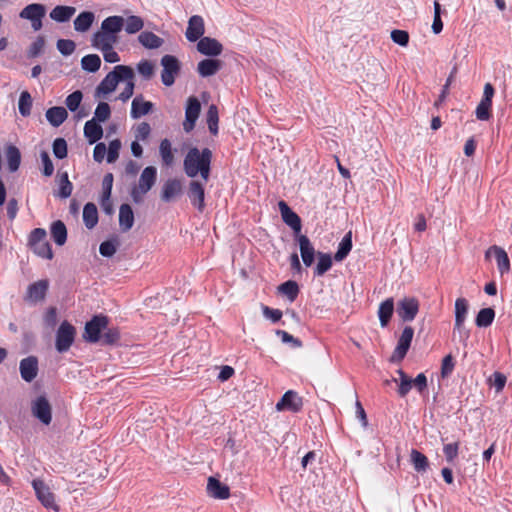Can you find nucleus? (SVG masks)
<instances>
[{"instance_id": "obj_1", "label": "nucleus", "mask_w": 512, "mask_h": 512, "mask_svg": "<svg viewBox=\"0 0 512 512\" xmlns=\"http://www.w3.org/2000/svg\"><path fill=\"white\" fill-rule=\"evenodd\" d=\"M212 151L209 148L199 150L197 147L190 148L184 157L183 169L190 178L200 175L206 183L211 172Z\"/></svg>"}, {"instance_id": "obj_2", "label": "nucleus", "mask_w": 512, "mask_h": 512, "mask_svg": "<svg viewBox=\"0 0 512 512\" xmlns=\"http://www.w3.org/2000/svg\"><path fill=\"white\" fill-rule=\"evenodd\" d=\"M83 338L86 342L102 346L116 345L120 340L118 328L109 326V322H85Z\"/></svg>"}, {"instance_id": "obj_3", "label": "nucleus", "mask_w": 512, "mask_h": 512, "mask_svg": "<svg viewBox=\"0 0 512 512\" xmlns=\"http://www.w3.org/2000/svg\"><path fill=\"white\" fill-rule=\"evenodd\" d=\"M124 27V18L122 16L113 15L105 18L101 22L100 29L93 33L91 37L92 46H103L106 49L110 45L118 42V34Z\"/></svg>"}, {"instance_id": "obj_4", "label": "nucleus", "mask_w": 512, "mask_h": 512, "mask_svg": "<svg viewBox=\"0 0 512 512\" xmlns=\"http://www.w3.org/2000/svg\"><path fill=\"white\" fill-rule=\"evenodd\" d=\"M127 78H134L133 69L127 65H116L97 86L96 95H107L113 92L118 83Z\"/></svg>"}, {"instance_id": "obj_5", "label": "nucleus", "mask_w": 512, "mask_h": 512, "mask_svg": "<svg viewBox=\"0 0 512 512\" xmlns=\"http://www.w3.org/2000/svg\"><path fill=\"white\" fill-rule=\"evenodd\" d=\"M76 337V329L70 322H62L56 331L55 348L59 353L67 352L73 345Z\"/></svg>"}, {"instance_id": "obj_6", "label": "nucleus", "mask_w": 512, "mask_h": 512, "mask_svg": "<svg viewBox=\"0 0 512 512\" xmlns=\"http://www.w3.org/2000/svg\"><path fill=\"white\" fill-rule=\"evenodd\" d=\"M163 67L161 72V81L163 85L170 87L175 83V79L180 73V61L173 55L166 54L161 58Z\"/></svg>"}, {"instance_id": "obj_7", "label": "nucleus", "mask_w": 512, "mask_h": 512, "mask_svg": "<svg viewBox=\"0 0 512 512\" xmlns=\"http://www.w3.org/2000/svg\"><path fill=\"white\" fill-rule=\"evenodd\" d=\"M187 196L191 202V205L197 209L198 212L202 213L205 209V185L199 180H191L188 189Z\"/></svg>"}, {"instance_id": "obj_8", "label": "nucleus", "mask_w": 512, "mask_h": 512, "mask_svg": "<svg viewBox=\"0 0 512 512\" xmlns=\"http://www.w3.org/2000/svg\"><path fill=\"white\" fill-rule=\"evenodd\" d=\"M201 111V103L197 97L191 96L188 98L185 107V121L183 122V129L186 133L191 132L199 118Z\"/></svg>"}, {"instance_id": "obj_9", "label": "nucleus", "mask_w": 512, "mask_h": 512, "mask_svg": "<svg viewBox=\"0 0 512 512\" xmlns=\"http://www.w3.org/2000/svg\"><path fill=\"white\" fill-rule=\"evenodd\" d=\"M32 414L44 425H49L52 421V409L45 396L37 397L31 406Z\"/></svg>"}, {"instance_id": "obj_10", "label": "nucleus", "mask_w": 512, "mask_h": 512, "mask_svg": "<svg viewBox=\"0 0 512 512\" xmlns=\"http://www.w3.org/2000/svg\"><path fill=\"white\" fill-rule=\"evenodd\" d=\"M419 310V302L414 297H404L397 303L396 312L400 320H413Z\"/></svg>"}, {"instance_id": "obj_11", "label": "nucleus", "mask_w": 512, "mask_h": 512, "mask_svg": "<svg viewBox=\"0 0 512 512\" xmlns=\"http://www.w3.org/2000/svg\"><path fill=\"white\" fill-rule=\"evenodd\" d=\"M494 256L497 269L501 275H504L510 271V259L507 252L500 246L492 245L485 251V259L489 260Z\"/></svg>"}, {"instance_id": "obj_12", "label": "nucleus", "mask_w": 512, "mask_h": 512, "mask_svg": "<svg viewBox=\"0 0 512 512\" xmlns=\"http://www.w3.org/2000/svg\"><path fill=\"white\" fill-rule=\"evenodd\" d=\"M32 486L38 500L42 503L43 506H45L46 508L58 510V507L55 504L54 494L50 491L49 487L42 480L34 479L32 481Z\"/></svg>"}, {"instance_id": "obj_13", "label": "nucleus", "mask_w": 512, "mask_h": 512, "mask_svg": "<svg viewBox=\"0 0 512 512\" xmlns=\"http://www.w3.org/2000/svg\"><path fill=\"white\" fill-rule=\"evenodd\" d=\"M303 407V400L297 392L289 390L277 402L276 409L278 411L288 410L294 413L299 412Z\"/></svg>"}, {"instance_id": "obj_14", "label": "nucleus", "mask_w": 512, "mask_h": 512, "mask_svg": "<svg viewBox=\"0 0 512 512\" xmlns=\"http://www.w3.org/2000/svg\"><path fill=\"white\" fill-rule=\"evenodd\" d=\"M413 336H414V330L411 327L406 326L404 328V330L402 331V333L398 339L397 346L393 352L392 358L394 360L396 359L398 361H401L406 356V354L410 348Z\"/></svg>"}, {"instance_id": "obj_15", "label": "nucleus", "mask_w": 512, "mask_h": 512, "mask_svg": "<svg viewBox=\"0 0 512 512\" xmlns=\"http://www.w3.org/2000/svg\"><path fill=\"white\" fill-rule=\"evenodd\" d=\"M205 32L204 20L200 15H193L189 18L185 36L188 41H199Z\"/></svg>"}, {"instance_id": "obj_16", "label": "nucleus", "mask_w": 512, "mask_h": 512, "mask_svg": "<svg viewBox=\"0 0 512 512\" xmlns=\"http://www.w3.org/2000/svg\"><path fill=\"white\" fill-rule=\"evenodd\" d=\"M197 50L202 55L216 57L222 53L223 46L215 38L202 37L197 43Z\"/></svg>"}, {"instance_id": "obj_17", "label": "nucleus", "mask_w": 512, "mask_h": 512, "mask_svg": "<svg viewBox=\"0 0 512 512\" xmlns=\"http://www.w3.org/2000/svg\"><path fill=\"white\" fill-rule=\"evenodd\" d=\"M278 206L283 222L288 225L294 232L299 233L301 230L300 217L289 207L285 201H279Z\"/></svg>"}, {"instance_id": "obj_18", "label": "nucleus", "mask_w": 512, "mask_h": 512, "mask_svg": "<svg viewBox=\"0 0 512 512\" xmlns=\"http://www.w3.org/2000/svg\"><path fill=\"white\" fill-rule=\"evenodd\" d=\"M20 375L26 382L33 381L38 374V359L35 356H28L20 361Z\"/></svg>"}, {"instance_id": "obj_19", "label": "nucleus", "mask_w": 512, "mask_h": 512, "mask_svg": "<svg viewBox=\"0 0 512 512\" xmlns=\"http://www.w3.org/2000/svg\"><path fill=\"white\" fill-rule=\"evenodd\" d=\"M298 244L302 261L306 267H310L317 255L310 239L306 235H299Z\"/></svg>"}, {"instance_id": "obj_20", "label": "nucleus", "mask_w": 512, "mask_h": 512, "mask_svg": "<svg viewBox=\"0 0 512 512\" xmlns=\"http://www.w3.org/2000/svg\"><path fill=\"white\" fill-rule=\"evenodd\" d=\"M181 193V181L177 178H170L162 186L161 199L164 202H170L173 198L179 196Z\"/></svg>"}, {"instance_id": "obj_21", "label": "nucleus", "mask_w": 512, "mask_h": 512, "mask_svg": "<svg viewBox=\"0 0 512 512\" xmlns=\"http://www.w3.org/2000/svg\"><path fill=\"white\" fill-rule=\"evenodd\" d=\"M207 492L208 494L215 499H228L230 496V489L227 485L221 483L218 479L214 477L208 478L207 483Z\"/></svg>"}, {"instance_id": "obj_22", "label": "nucleus", "mask_w": 512, "mask_h": 512, "mask_svg": "<svg viewBox=\"0 0 512 512\" xmlns=\"http://www.w3.org/2000/svg\"><path fill=\"white\" fill-rule=\"evenodd\" d=\"M157 179V169L154 166H147L143 169L138 187L141 193H147L155 184Z\"/></svg>"}, {"instance_id": "obj_23", "label": "nucleus", "mask_w": 512, "mask_h": 512, "mask_svg": "<svg viewBox=\"0 0 512 512\" xmlns=\"http://www.w3.org/2000/svg\"><path fill=\"white\" fill-rule=\"evenodd\" d=\"M222 68V62L218 59L207 58L201 60L197 65V72L201 77L215 75Z\"/></svg>"}, {"instance_id": "obj_24", "label": "nucleus", "mask_w": 512, "mask_h": 512, "mask_svg": "<svg viewBox=\"0 0 512 512\" xmlns=\"http://www.w3.org/2000/svg\"><path fill=\"white\" fill-rule=\"evenodd\" d=\"M48 289V281L40 280L28 286L26 299L31 302H38L44 299Z\"/></svg>"}, {"instance_id": "obj_25", "label": "nucleus", "mask_w": 512, "mask_h": 512, "mask_svg": "<svg viewBox=\"0 0 512 512\" xmlns=\"http://www.w3.org/2000/svg\"><path fill=\"white\" fill-rule=\"evenodd\" d=\"M84 136L90 144H94L103 137V128L95 119L88 120L84 125Z\"/></svg>"}, {"instance_id": "obj_26", "label": "nucleus", "mask_w": 512, "mask_h": 512, "mask_svg": "<svg viewBox=\"0 0 512 512\" xmlns=\"http://www.w3.org/2000/svg\"><path fill=\"white\" fill-rule=\"evenodd\" d=\"M153 104L150 101H144L142 96H137L133 99L131 104V117L133 119H139L142 116L151 112Z\"/></svg>"}, {"instance_id": "obj_27", "label": "nucleus", "mask_w": 512, "mask_h": 512, "mask_svg": "<svg viewBox=\"0 0 512 512\" xmlns=\"http://www.w3.org/2000/svg\"><path fill=\"white\" fill-rule=\"evenodd\" d=\"M134 224V212L131 206L124 203L119 208V226L122 232L129 231Z\"/></svg>"}, {"instance_id": "obj_28", "label": "nucleus", "mask_w": 512, "mask_h": 512, "mask_svg": "<svg viewBox=\"0 0 512 512\" xmlns=\"http://www.w3.org/2000/svg\"><path fill=\"white\" fill-rule=\"evenodd\" d=\"M67 117V110L62 106L51 107L46 111V119L53 127H59Z\"/></svg>"}, {"instance_id": "obj_29", "label": "nucleus", "mask_w": 512, "mask_h": 512, "mask_svg": "<svg viewBox=\"0 0 512 512\" xmlns=\"http://www.w3.org/2000/svg\"><path fill=\"white\" fill-rule=\"evenodd\" d=\"M76 9L72 6L58 5L50 12V18L56 22L64 23L71 19Z\"/></svg>"}, {"instance_id": "obj_30", "label": "nucleus", "mask_w": 512, "mask_h": 512, "mask_svg": "<svg viewBox=\"0 0 512 512\" xmlns=\"http://www.w3.org/2000/svg\"><path fill=\"white\" fill-rule=\"evenodd\" d=\"M352 247V232L349 231L341 239L337 251L334 254V260L336 262L343 261L349 255L350 251L352 250Z\"/></svg>"}, {"instance_id": "obj_31", "label": "nucleus", "mask_w": 512, "mask_h": 512, "mask_svg": "<svg viewBox=\"0 0 512 512\" xmlns=\"http://www.w3.org/2000/svg\"><path fill=\"white\" fill-rule=\"evenodd\" d=\"M139 43L147 49H157L161 47L164 40L150 31H143L138 36Z\"/></svg>"}, {"instance_id": "obj_32", "label": "nucleus", "mask_w": 512, "mask_h": 512, "mask_svg": "<svg viewBox=\"0 0 512 512\" xmlns=\"http://www.w3.org/2000/svg\"><path fill=\"white\" fill-rule=\"evenodd\" d=\"M95 20V15L91 11H83L74 19V29L77 32H86L90 29Z\"/></svg>"}, {"instance_id": "obj_33", "label": "nucleus", "mask_w": 512, "mask_h": 512, "mask_svg": "<svg viewBox=\"0 0 512 512\" xmlns=\"http://www.w3.org/2000/svg\"><path fill=\"white\" fill-rule=\"evenodd\" d=\"M51 237L58 246H62L67 240V229L61 220L54 221L50 228Z\"/></svg>"}, {"instance_id": "obj_34", "label": "nucleus", "mask_w": 512, "mask_h": 512, "mask_svg": "<svg viewBox=\"0 0 512 512\" xmlns=\"http://www.w3.org/2000/svg\"><path fill=\"white\" fill-rule=\"evenodd\" d=\"M45 6L39 3L27 5L19 14L20 18L32 20L36 18H43L45 16Z\"/></svg>"}, {"instance_id": "obj_35", "label": "nucleus", "mask_w": 512, "mask_h": 512, "mask_svg": "<svg viewBox=\"0 0 512 512\" xmlns=\"http://www.w3.org/2000/svg\"><path fill=\"white\" fill-rule=\"evenodd\" d=\"M410 462L418 473H424L429 468L428 458L416 449H412L410 452Z\"/></svg>"}, {"instance_id": "obj_36", "label": "nucleus", "mask_w": 512, "mask_h": 512, "mask_svg": "<svg viewBox=\"0 0 512 512\" xmlns=\"http://www.w3.org/2000/svg\"><path fill=\"white\" fill-rule=\"evenodd\" d=\"M83 221L88 229L94 228L98 223V211L94 203H87L83 208Z\"/></svg>"}, {"instance_id": "obj_37", "label": "nucleus", "mask_w": 512, "mask_h": 512, "mask_svg": "<svg viewBox=\"0 0 512 512\" xmlns=\"http://www.w3.org/2000/svg\"><path fill=\"white\" fill-rule=\"evenodd\" d=\"M6 158L8 162V169L10 172H15L19 169L21 163V153L19 149L12 144L6 148Z\"/></svg>"}, {"instance_id": "obj_38", "label": "nucleus", "mask_w": 512, "mask_h": 512, "mask_svg": "<svg viewBox=\"0 0 512 512\" xmlns=\"http://www.w3.org/2000/svg\"><path fill=\"white\" fill-rule=\"evenodd\" d=\"M318 262L314 269L315 276H323L332 267V257L329 253L317 252Z\"/></svg>"}, {"instance_id": "obj_39", "label": "nucleus", "mask_w": 512, "mask_h": 512, "mask_svg": "<svg viewBox=\"0 0 512 512\" xmlns=\"http://www.w3.org/2000/svg\"><path fill=\"white\" fill-rule=\"evenodd\" d=\"M159 154L163 165L169 167L174 163V154L172 151V145L169 139L165 138L161 140L159 145Z\"/></svg>"}, {"instance_id": "obj_40", "label": "nucleus", "mask_w": 512, "mask_h": 512, "mask_svg": "<svg viewBox=\"0 0 512 512\" xmlns=\"http://www.w3.org/2000/svg\"><path fill=\"white\" fill-rule=\"evenodd\" d=\"M206 121L208 125L209 132L216 136L218 134L219 128V113L218 108L215 104H211L208 107L207 113H206Z\"/></svg>"}, {"instance_id": "obj_41", "label": "nucleus", "mask_w": 512, "mask_h": 512, "mask_svg": "<svg viewBox=\"0 0 512 512\" xmlns=\"http://www.w3.org/2000/svg\"><path fill=\"white\" fill-rule=\"evenodd\" d=\"M397 374L399 379L393 378V381L399 383L397 390L399 396L405 397L412 388V379L402 369L397 370Z\"/></svg>"}, {"instance_id": "obj_42", "label": "nucleus", "mask_w": 512, "mask_h": 512, "mask_svg": "<svg viewBox=\"0 0 512 512\" xmlns=\"http://www.w3.org/2000/svg\"><path fill=\"white\" fill-rule=\"evenodd\" d=\"M101 66V59L97 54H88L82 57L81 67L84 71L95 73Z\"/></svg>"}, {"instance_id": "obj_43", "label": "nucleus", "mask_w": 512, "mask_h": 512, "mask_svg": "<svg viewBox=\"0 0 512 512\" xmlns=\"http://www.w3.org/2000/svg\"><path fill=\"white\" fill-rule=\"evenodd\" d=\"M144 27V21L140 16L131 15L124 19V29L128 34L140 32Z\"/></svg>"}, {"instance_id": "obj_44", "label": "nucleus", "mask_w": 512, "mask_h": 512, "mask_svg": "<svg viewBox=\"0 0 512 512\" xmlns=\"http://www.w3.org/2000/svg\"><path fill=\"white\" fill-rule=\"evenodd\" d=\"M278 290L282 295L286 296L290 301H294L299 294V286H298L297 282H295L293 280H288V281L282 283L278 287Z\"/></svg>"}, {"instance_id": "obj_45", "label": "nucleus", "mask_w": 512, "mask_h": 512, "mask_svg": "<svg viewBox=\"0 0 512 512\" xmlns=\"http://www.w3.org/2000/svg\"><path fill=\"white\" fill-rule=\"evenodd\" d=\"M32 97L28 91H22L19 97L18 109L23 117H28L31 114Z\"/></svg>"}, {"instance_id": "obj_46", "label": "nucleus", "mask_w": 512, "mask_h": 512, "mask_svg": "<svg viewBox=\"0 0 512 512\" xmlns=\"http://www.w3.org/2000/svg\"><path fill=\"white\" fill-rule=\"evenodd\" d=\"M73 185L68 178V174L65 172L60 176L58 196L62 199H66L71 196Z\"/></svg>"}, {"instance_id": "obj_47", "label": "nucleus", "mask_w": 512, "mask_h": 512, "mask_svg": "<svg viewBox=\"0 0 512 512\" xmlns=\"http://www.w3.org/2000/svg\"><path fill=\"white\" fill-rule=\"evenodd\" d=\"M33 252L44 259H52L53 252L51 245L46 240L40 243L31 245Z\"/></svg>"}, {"instance_id": "obj_48", "label": "nucleus", "mask_w": 512, "mask_h": 512, "mask_svg": "<svg viewBox=\"0 0 512 512\" xmlns=\"http://www.w3.org/2000/svg\"><path fill=\"white\" fill-rule=\"evenodd\" d=\"M394 311V301L392 298H388L383 301L378 310L379 320H390Z\"/></svg>"}, {"instance_id": "obj_49", "label": "nucleus", "mask_w": 512, "mask_h": 512, "mask_svg": "<svg viewBox=\"0 0 512 512\" xmlns=\"http://www.w3.org/2000/svg\"><path fill=\"white\" fill-rule=\"evenodd\" d=\"M111 115V108L108 103L106 102H99L95 112L94 117L92 119H95L97 122H105L110 118Z\"/></svg>"}, {"instance_id": "obj_50", "label": "nucleus", "mask_w": 512, "mask_h": 512, "mask_svg": "<svg viewBox=\"0 0 512 512\" xmlns=\"http://www.w3.org/2000/svg\"><path fill=\"white\" fill-rule=\"evenodd\" d=\"M492 103L481 100L475 110L476 118L480 121H487L491 117Z\"/></svg>"}, {"instance_id": "obj_51", "label": "nucleus", "mask_w": 512, "mask_h": 512, "mask_svg": "<svg viewBox=\"0 0 512 512\" xmlns=\"http://www.w3.org/2000/svg\"><path fill=\"white\" fill-rule=\"evenodd\" d=\"M53 154L57 159H64L67 157V142L64 138H56L52 144Z\"/></svg>"}, {"instance_id": "obj_52", "label": "nucleus", "mask_w": 512, "mask_h": 512, "mask_svg": "<svg viewBox=\"0 0 512 512\" xmlns=\"http://www.w3.org/2000/svg\"><path fill=\"white\" fill-rule=\"evenodd\" d=\"M82 98H83L82 92L80 90H76L67 96V98L65 100V104L71 112H75L78 110V108L81 104Z\"/></svg>"}, {"instance_id": "obj_53", "label": "nucleus", "mask_w": 512, "mask_h": 512, "mask_svg": "<svg viewBox=\"0 0 512 512\" xmlns=\"http://www.w3.org/2000/svg\"><path fill=\"white\" fill-rule=\"evenodd\" d=\"M469 309L468 301L461 297L455 301V320H465Z\"/></svg>"}, {"instance_id": "obj_54", "label": "nucleus", "mask_w": 512, "mask_h": 512, "mask_svg": "<svg viewBox=\"0 0 512 512\" xmlns=\"http://www.w3.org/2000/svg\"><path fill=\"white\" fill-rule=\"evenodd\" d=\"M103 54V58L107 63H117L120 61V56L113 50L114 45H110L107 49L103 46H92Z\"/></svg>"}, {"instance_id": "obj_55", "label": "nucleus", "mask_w": 512, "mask_h": 512, "mask_svg": "<svg viewBox=\"0 0 512 512\" xmlns=\"http://www.w3.org/2000/svg\"><path fill=\"white\" fill-rule=\"evenodd\" d=\"M56 47L63 56H69L75 51L76 45L75 42L70 39H59L56 43Z\"/></svg>"}, {"instance_id": "obj_56", "label": "nucleus", "mask_w": 512, "mask_h": 512, "mask_svg": "<svg viewBox=\"0 0 512 512\" xmlns=\"http://www.w3.org/2000/svg\"><path fill=\"white\" fill-rule=\"evenodd\" d=\"M45 45V39L42 36H38L35 41L32 42L30 45L27 55L29 58H36L38 57Z\"/></svg>"}, {"instance_id": "obj_57", "label": "nucleus", "mask_w": 512, "mask_h": 512, "mask_svg": "<svg viewBox=\"0 0 512 512\" xmlns=\"http://www.w3.org/2000/svg\"><path fill=\"white\" fill-rule=\"evenodd\" d=\"M135 140L146 141L151 134V127L147 122H141L135 129Z\"/></svg>"}, {"instance_id": "obj_58", "label": "nucleus", "mask_w": 512, "mask_h": 512, "mask_svg": "<svg viewBox=\"0 0 512 512\" xmlns=\"http://www.w3.org/2000/svg\"><path fill=\"white\" fill-rule=\"evenodd\" d=\"M121 142L118 139L112 140L107 148V162L113 163L119 157Z\"/></svg>"}, {"instance_id": "obj_59", "label": "nucleus", "mask_w": 512, "mask_h": 512, "mask_svg": "<svg viewBox=\"0 0 512 512\" xmlns=\"http://www.w3.org/2000/svg\"><path fill=\"white\" fill-rule=\"evenodd\" d=\"M458 450H459L458 442L449 443V444L444 445L443 452H444L447 462L453 463V461L458 456Z\"/></svg>"}, {"instance_id": "obj_60", "label": "nucleus", "mask_w": 512, "mask_h": 512, "mask_svg": "<svg viewBox=\"0 0 512 512\" xmlns=\"http://www.w3.org/2000/svg\"><path fill=\"white\" fill-rule=\"evenodd\" d=\"M40 158L43 165L42 174L46 177H50L54 172V165L49 154L46 151H42L40 153Z\"/></svg>"}, {"instance_id": "obj_61", "label": "nucleus", "mask_w": 512, "mask_h": 512, "mask_svg": "<svg viewBox=\"0 0 512 512\" xmlns=\"http://www.w3.org/2000/svg\"><path fill=\"white\" fill-rule=\"evenodd\" d=\"M391 39L400 46H407L409 43V34L404 30L395 29L391 32Z\"/></svg>"}, {"instance_id": "obj_62", "label": "nucleus", "mask_w": 512, "mask_h": 512, "mask_svg": "<svg viewBox=\"0 0 512 512\" xmlns=\"http://www.w3.org/2000/svg\"><path fill=\"white\" fill-rule=\"evenodd\" d=\"M137 71L140 75H142L145 79H150L154 72L153 64L148 60H141L137 64Z\"/></svg>"}, {"instance_id": "obj_63", "label": "nucleus", "mask_w": 512, "mask_h": 512, "mask_svg": "<svg viewBox=\"0 0 512 512\" xmlns=\"http://www.w3.org/2000/svg\"><path fill=\"white\" fill-rule=\"evenodd\" d=\"M455 362L453 357L449 354L445 356L442 360L441 364V376L442 378H447L454 370Z\"/></svg>"}, {"instance_id": "obj_64", "label": "nucleus", "mask_w": 512, "mask_h": 512, "mask_svg": "<svg viewBox=\"0 0 512 512\" xmlns=\"http://www.w3.org/2000/svg\"><path fill=\"white\" fill-rule=\"evenodd\" d=\"M116 250H117L116 244L110 240L102 242L99 246V253L103 257H107V258L112 257L116 253Z\"/></svg>"}]
</instances>
